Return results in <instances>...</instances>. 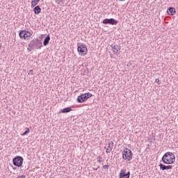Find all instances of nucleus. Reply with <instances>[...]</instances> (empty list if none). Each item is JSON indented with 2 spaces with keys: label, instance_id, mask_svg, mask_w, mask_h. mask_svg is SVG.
<instances>
[{
  "label": "nucleus",
  "instance_id": "1a4fd4ad",
  "mask_svg": "<svg viewBox=\"0 0 178 178\" xmlns=\"http://www.w3.org/2000/svg\"><path fill=\"white\" fill-rule=\"evenodd\" d=\"M113 49H114V51H113V54L114 55H120V49H122V47H120V45H114L113 47Z\"/></svg>",
  "mask_w": 178,
  "mask_h": 178
},
{
  "label": "nucleus",
  "instance_id": "0eeeda50",
  "mask_svg": "<svg viewBox=\"0 0 178 178\" xmlns=\"http://www.w3.org/2000/svg\"><path fill=\"white\" fill-rule=\"evenodd\" d=\"M77 51L81 56H86V55H87V53L88 52L87 47L84 44H81L78 46Z\"/></svg>",
  "mask_w": 178,
  "mask_h": 178
},
{
  "label": "nucleus",
  "instance_id": "6e6552de",
  "mask_svg": "<svg viewBox=\"0 0 178 178\" xmlns=\"http://www.w3.org/2000/svg\"><path fill=\"white\" fill-rule=\"evenodd\" d=\"M103 24H111L112 26H116L118 22V20L111 18V19H104L102 22Z\"/></svg>",
  "mask_w": 178,
  "mask_h": 178
},
{
  "label": "nucleus",
  "instance_id": "7ed1b4c3",
  "mask_svg": "<svg viewBox=\"0 0 178 178\" xmlns=\"http://www.w3.org/2000/svg\"><path fill=\"white\" fill-rule=\"evenodd\" d=\"M122 159L127 161L128 162L133 159V152L129 148H126L122 152Z\"/></svg>",
  "mask_w": 178,
  "mask_h": 178
},
{
  "label": "nucleus",
  "instance_id": "20e7f679",
  "mask_svg": "<svg viewBox=\"0 0 178 178\" xmlns=\"http://www.w3.org/2000/svg\"><path fill=\"white\" fill-rule=\"evenodd\" d=\"M92 97V94H91L90 92L84 93V94H82V95L78 96L76 101L79 104H83V102H86V101H87V99H88L89 98H91Z\"/></svg>",
  "mask_w": 178,
  "mask_h": 178
},
{
  "label": "nucleus",
  "instance_id": "9d476101",
  "mask_svg": "<svg viewBox=\"0 0 178 178\" xmlns=\"http://www.w3.org/2000/svg\"><path fill=\"white\" fill-rule=\"evenodd\" d=\"M159 167L161 170H169V169H173V165H165L162 163L159 164Z\"/></svg>",
  "mask_w": 178,
  "mask_h": 178
},
{
  "label": "nucleus",
  "instance_id": "a211bd4d",
  "mask_svg": "<svg viewBox=\"0 0 178 178\" xmlns=\"http://www.w3.org/2000/svg\"><path fill=\"white\" fill-rule=\"evenodd\" d=\"M28 133H30V129L26 128V130L24 132V134H22V136H26Z\"/></svg>",
  "mask_w": 178,
  "mask_h": 178
},
{
  "label": "nucleus",
  "instance_id": "412c9836",
  "mask_svg": "<svg viewBox=\"0 0 178 178\" xmlns=\"http://www.w3.org/2000/svg\"><path fill=\"white\" fill-rule=\"evenodd\" d=\"M103 169H109V165H105L103 166Z\"/></svg>",
  "mask_w": 178,
  "mask_h": 178
},
{
  "label": "nucleus",
  "instance_id": "aec40b11",
  "mask_svg": "<svg viewBox=\"0 0 178 178\" xmlns=\"http://www.w3.org/2000/svg\"><path fill=\"white\" fill-rule=\"evenodd\" d=\"M125 177L130 178V172L129 171L127 174L125 173Z\"/></svg>",
  "mask_w": 178,
  "mask_h": 178
},
{
  "label": "nucleus",
  "instance_id": "dca6fc26",
  "mask_svg": "<svg viewBox=\"0 0 178 178\" xmlns=\"http://www.w3.org/2000/svg\"><path fill=\"white\" fill-rule=\"evenodd\" d=\"M39 2H40V0H32V1H31V7L34 8V6H37V5H38Z\"/></svg>",
  "mask_w": 178,
  "mask_h": 178
},
{
  "label": "nucleus",
  "instance_id": "4be33fe9",
  "mask_svg": "<svg viewBox=\"0 0 178 178\" xmlns=\"http://www.w3.org/2000/svg\"><path fill=\"white\" fill-rule=\"evenodd\" d=\"M108 145H110V147H113V141H111V143H109Z\"/></svg>",
  "mask_w": 178,
  "mask_h": 178
},
{
  "label": "nucleus",
  "instance_id": "2eb2a0df",
  "mask_svg": "<svg viewBox=\"0 0 178 178\" xmlns=\"http://www.w3.org/2000/svg\"><path fill=\"white\" fill-rule=\"evenodd\" d=\"M104 149H106V154H111V152H112V149H113V147L111 146V145H108V148L105 147Z\"/></svg>",
  "mask_w": 178,
  "mask_h": 178
},
{
  "label": "nucleus",
  "instance_id": "ddd939ff",
  "mask_svg": "<svg viewBox=\"0 0 178 178\" xmlns=\"http://www.w3.org/2000/svg\"><path fill=\"white\" fill-rule=\"evenodd\" d=\"M33 12L35 15H40V13H41V8L40 7V6H36L33 8Z\"/></svg>",
  "mask_w": 178,
  "mask_h": 178
},
{
  "label": "nucleus",
  "instance_id": "4468645a",
  "mask_svg": "<svg viewBox=\"0 0 178 178\" xmlns=\"http://www.w3.org/2000/svg\"><path fill=\"white\" fill-rule=\"evenodd\" d=\"M70 111H72V107H66L62 109L60 111V113H68V112H70Z\"/></svg>",
  "mask_w": 178,
  "mask_h": 178
},
{
  "label": "nucleus",
  "instance_id": "f8f14e48",
  "mask_svg": "<svg viewBox=\"0 0 178 178\" xmlns=\"http://www.w3.org/2000/svg\"><path fill=\"white\" fill-rule=\"evenodd\" d=\"M50 40H51V36H49V35H47V37L44 39L43 45L44 47H47V45L49 44Z\"/></svg>",
  "mask_w": 178,
  "mask_h": 178
},
{
  "label": "nucleus",
  "instance_id": "5701e85b",
  "mask_svg": "<svg viewBox=\"0 0 178 178\" xmlns=\"http://www.w3.org/2000/svg\"><path fill=\"white\" fill-rule=\"evenodd\" d=\"M29 74H33V70H31L29 71Z\"/></svg>",
  "mask_w": 178,
  "mask_h": 178
},
{
  "label": "nucleus",
  "instance_id": "423d86ee",
  "mask_svg": "<svg viewBox=\"0 0 178 178\" xmlns=\"http://www.w3.org/2000/svg\"><path fill=\"white\" fill-rule=\"evenodd\" d=\"M23 157L20 156H17L13 159V163L14 166H17V168H22L23 165Z\"/></svg>",
  "mask_w": 178,
  "mask_h": 178
},
{
  "label": "nucleus",
  "instance_id": "393cba45",
  "mask_svg": "<svg viewBox=\"0 0 178 178\" xmlns=\"http://www.w3.org/2000/svg\"><path fill=\"white\" fill-rule=\"evenodd\" d=\"M118 1L123 2L124 1H126V0H118Z\"/></svg>",
  "mask_w": 178,
  "mask_h": 178
},
{
  "label": "nucleus",
  "instance_id": "6ab92c4d",
  "mask_svg": "<svg viewBox=\"0 0 178 178\" xmlns=\"http://www.w3.org/2000/svg\"><path fill=\"white\" fill-rule=\"evenodd\" d=\"M97 162H99V163H101V162H102V160H101V159H102V157H101V156H98L97 157Z\"/></svg>",
  "mask_w": 178,
  "mask_h": 178
},
{
  "label": "nucleus",
  "instance_id": "39448f33",
  "mask_svg": "<svg viewBox=\"0 0 178 178\" xmlns=\"http://www.w3.org/2000/svg\"><path fill=\"white\" fill-rule=\"evenodd\" d=\"M19 38H21V40H30V38H31V35H33V34H31L28 31L23 30V31H19Z\"/></svg>",
  "mask_w": 178,
  "mask_h": 178
},
{
  "label": "nucleus",
  "instance_id": "f257e3e1",
  "mask_svg": "<svg viewBox=\"0 0 178 178\" xmlns=\"http://www.w3.org/2000/svg\"><path fill=\"white\" fill-rule=\"evenodd\" d=\"M27 50L29 52L34 51V49H41L42 48V42L41 40L37 38H33L31 42L28 44Z\"/></svg>",
  "mask_w": 178,
  "mask_h": 178
},
{
  "label": "nucleus",
  "instance_id": "9b49d317",
  "mask_svg": "<svg viewBox=\"0 0 178 178\" xmlns=\"http://www.w3.org/2000/svg\"><path fill=\"white\" fill-rule=\"evenodd\" d=\"M167 13L170 16H173V15H175V13H176V8H175L173 7L168 8L167 9Z\"/></svg>",
  "mask_w": 178,
  "mask_h": 178
},
{
  "label": "nucleus",
  "instance_id": "f3484780",
  "mask_svg": "<svg viewBox=\"0 0 178 178\" xmlns=\"http://www.w3.org/2000/svg\"><path fill=\"white\" fill-rule=\"evenodd\" d=\"M126 177V171L124 170H121L119 175V178Z\"/></svg>",
  "mask_w": 178,
  "mask_h": 178
},
{
  "label": "nucleus",
  "instance_id": "f03ea898",
  "mask_svg": "<svg viewBox=\"0 0 178 178\" xmlns=\"http://www.w3.org/2000/svg\"><path fill=\"white\" fill-rule=\"evenodd\" d=\"M161 161L166 165H172V163H175V161H176V156H175L173 153L168 152L163 156Z\"/></svg>",
  "mask_w": 178,
  "mask_h": 178
},
{
  "label": "nucleus",
  "instance_id": "a878e982",
  "mask_svg": "<svg viewBox=\"0 0 178 178\" xmlns=\"http://www.w3.org/2000/svg\"><path fill=\"white\" fill-rule=\"evenodd\" d=\"M0 48H1V45H0Z\"/></svg>",
  "mask_w": 178,
  "mask_h": 178
},
{
  "label": "nucleus",
  "instance_id": "b1692460",
  "mask_svg": "<svg viewBox=\"0 0 178 178\" xmlns=\"http://www.w3.org/2000/svg\"><path fill=\"white\" fill-rule=\"evenodd\" d=\"M155 81L156 83H159V79H156Z\"/></svg>",
  "mask_w": 178,
  "mask_h": 178
}]
</instances>
